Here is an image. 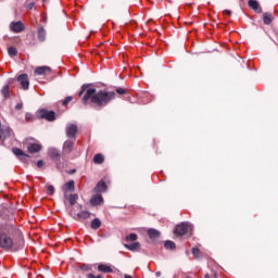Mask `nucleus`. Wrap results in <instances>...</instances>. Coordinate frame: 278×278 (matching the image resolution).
<instances>
[{"mask_svg": "<svg viewBox=\"0 0 278 278\" xmlns=\"http://www.w3.org/2000/svg\"><path fill=\"white\" fill-rule=\"evenodd\" d=\"M51 73V67L49 66H39L35 70L36 75H49Z\"/></svg>", "mask_w": 278, "mask_h": 278, "instance_id": "nucleus-17", "label": "nucleus"}, {"mask_svg": "<svg viewBox=\"0 0 278 278\" xmlns=\"http://www.w3.org/2000/svg\"><path fill=\"white\" fill-rule=\"evenodd\" d=\"M98 270L100 273H113L112 267H110L109 265H105V264L98 265Z\"/></svg>", "mask_w": 278, "mask_h": 278, "instance_id": "nucleus-22", "label": "nucleus"}, {"mask_svg": "<svg viewBox=\"0 0 278 278\" xmlns=\"http://www.w3.org/2000/svg\"><path fill=\"white\" fill-rule=\"evenodd\" d=\"M65 190H70V192H75V180H70L64 185Z\"/></svg>", "mask_w": 278, "mask_h": 278, "instance_id": "nucleus-27", "label": "nucleus"}, {"mask_svg": "<svg viewBox=\"0 0 278 278\" xmlns=\"http://www.w3.org/2000/svg\"><path fill=\"white\" fill-rule=\"evenodd\" d=\"M71 101H73V96L66 97V98L63 100L62 104L64 105V108H66V105H68V104L71 103Z\"/></svg>", "mask_w": 278, "mask_h": 278, "instance_id": "nucleus-33", "label": "nucleus"}, {"mask_svg": "<svg viewBox=\"0 0 278 278\" xmlns=\"http://www.w3.org/2000/svg\"><path fill=\"white\" fill-rule=\"evenodd\" d=\"M42 150V146L38 143H28L27 144V151L28 153H39V151Z\"/></svg>", "mask_w": 278, "mask_h": 278, "instance_id": "nucleus-16", "label": "nucleus"}, {"mask_svg": "<svg viewBox=\"0 0 278 278\" xmlns=\"http://www.w3.org/2000/svg\"><path fill=\"white\" fill-rule=\"evenodd\" d=\"M116 94H127L125 88H117L114 91L99 90L90 88V84H84L81 90L78 92V97L81 98L83 105H93L98 110H103L105 105L112 103L116 99Z\"/></svg>", "mask_w": 278, "mask_h": 278, "instance_id": "nucleus-1", "label": "nucleus"}, {"mask_svg": "<svg viewBox=\"0 0 278 278\" xmlns=\"http://www.w3.org/2000/svg\"><path fill=\"white\" fill-rule=\"evenodd\" d=\"M190 229H192V227L188 223H181L175 227L174 233L175 236H186Z\"/></svg>", "mask_w": 278, "mask_h": 278, "instance_id": "nucleus-5", "label": "nucleus"}, {"mask_svg": "<svg viewBox=\"0 0 278 278\" xmlns=\"http://www.w3.org/2000/svg\"><path fill=\"white\" fill-rule=\"evenodd\" d=\"M37 34H38V39L40 40V42H45V40L47 38V30H45L43 27H39Z\"/></svg>", "mask_w": 278, "mask_h": 278, "instance_id": "nucleus-20", "label": "nucleus"}, {"mask_svg": "<svg viewBox=\"0 0 278 278\" xmlns=\"http://www.w3.org/2000/svg\"><path fill=\"white\" fill-rule=\"evenodd\" d=\"M164 247L167 251H175V249H177V245L175 244V242L170 240L165 241Z\"/></svg>", "mask_w": 278, "mask_h": 278, "instance_id": "nucleus-24", "label": "nucleus"}, {"mask_svg": "<svg viewBox=\"0 0 278 278\" xmlns=\"http://www.w3.org/2000/svg\"><path fill=\"white\" fill-rule=\"evenodd\" d=\"M248 5L257 14H262V7L260 5V2L257 0H249Z\"/></svg>", "mask_w": 278, "mask_h": 278, "instance_id": "nucleus-12", "label": "nucleus"}, {"mask_svg": "<svg viewBox=\"0 0 278 278\" xmlns=\"http://www.w3.org/2000/svg\"><path fill=\"white\" fill-rule=\"evenodd\" d=\"M25 247L23 232L14 223L0 224V249L16 253Z\"/></svg>", "mask_w": 278, "mask_h": 278, "instance_id": "nucleus-2", "label": "nucleus"}, {"mask_svg": "<svg viewBox=\"0 0 278 278\" xmlns=\"http://www.w3.org/2000/svg\"><path fill=\"white\" fill-rule=\"evenodd\" d=\"M94 192H97L98 194H101V192H106L108 191V185L105 184V181L100 180L96 187H94Z\"/></svg>", "mask_w": 278, "mask_h": 278, "instance_id": "nucleus-14", "label": "nucleus"}, {"mask_svg": "<svg viewBox=\"0 0 278 278\" xmlns=\"http://www.w3.org/2000/svg\"><path fill=\"white\" fill-rule=\"evenodd\" d=\"M101 228V219H99L98 217L93 218L91 220V229H100Z\"/></svg>", "mask_w": 278, "mask_h": 278, "instance_id": "nucleus-25", "label": "nucleus"}, {"mask_svg": "<svg viewBox=\"0 0 278 278\" xmlns=\"http://www.w3.org/2000/svg\"><path fill=\"white\" fill-rule=\"evenodd\" d=\"M90 203L92 207H97L98 205H101L103 203V195H101V193H97L90 199Z\"/></svg>", "mask_w": 278, "mask_h": 278, "instance_id": "nucleus-13", "label": "nucleus"}, {"mask_svg": "<svg viewBox=\"0 0 278 278\" xmlns=\"http://www.w3.org/2000/svg\"><path fill=\"white\" fill-rule=\"evenodd\" d=\"M65 199L68 200L70 205H75L77 203V199H79V195L77 193L70 194L68 197L65 195Z\"/></svg>", "mask_w": 278, "mask_h": 278, "instance_id": "nucleus-21", "label": "nucleus"}, {"mask_svg": "<svg viewBox=\"0 0 278 278\" xmlns=\"http://www.w3.org/2000/svg\"><path fill=\"white\" fill-rule=\"evenodd\" d=\"M0 138H1V135H0Z\"/></svg>", "mask_w": 278, "mask_h": 278, "instance_id": "nucleus-47", "label": "nucleus"}, {"mask_svg": "<svg viewBox=\"0 0 278 278\" xmlns=\"http://www.w3.org/2000/svg\"><path fill=\"white\" fill-rule=\"evenodd\" d=\"M25 118H26L27 121H29V118H31V114H30V113H26Z\"/></svg>", "mask_w": 278, "mask_h": 278, "instance_id": "nucleus-42", "label": "nucleus"}, {"mask_svg": "<svg viewBox=\"0 0 278 278\" xmlns=\"http://www.w3.org/2000/svg\"><path fill=\"white\" fill-rule=\"evenodd\" d=\"M12 153H14V155H16V157H18V160L24 164H27V162H29V157H31L30 155L23 152L21 148H13Z\"/></svg>", "mask_w": 278, "mask_h": 278, "instance_id": "nucleus-6", "label": "nucleus"}, {"mask_svg": "<svg viewBox=\"0 0 278 278\" xmlns=\"http://www.w3.org/2000/svg\"><path fill=\"white\" fill-rule=\"evenodd\" d=\"M15 110H23V103H17L15 105Z\"/></svg>", "mask_w": 278, "mask_h": 278, "instance_id": "nucleus-39", "label": "nucleus"}, {"mask_svg": "<svg viewBox=\"0 0 278 278\" xmlns=\"http://www.w3.org/2000/svg\"><path fill=\"white\" fill-rule=\"evenodd\" d=\"M126 240L127 242H136V240H138V235L132 232L126 237Z\"/></svg>", "mask_w": 278, "mask_h": 278, "instance_id": "nucleus-30", "label": "nucleus"}, {"mask_svg": "<svg viewBox=\"0 0 278 278\" xmlns=\"http://www.w3.org/2000/svg\"><path fill=\"white\" fill-rule=\"evenodd\" d=\"M47 190H48L49 194H53L55 192V187H53V185H49L47 187Z\"/></svg>", "mask_w": 278, "mask_h": 278, "instance_id": "nucleus-34", "label": "nucleus"}, {"mask_svg": "<svg viewBox=\"0 0 278 278\" xmlns=\"http://www.w3.org/2000/svg\"><path fill=\"white\" fill-rule=\"evenodd\" d=\"M68 214L74 220H86L90 218V212L84 210H70Z\"/></svg>", "mask_w": 278, "mask_h": 278, "instance_id": "nucleus-3", "label": "nucleus"}, {"mask_svg": "<svg viewBox=\"0 0 278 278\" xmlns=\"http://www.w3.org/2000/svg\"><path fill=\"white\" fill-rule=\"evenodd\" d=\"M10 29L13 31V34H21V31H25V24L23 22H12L10 24Z\"/></svg>", "mask_w": 278, "mask_h": 278, "instance_id": "nucleus-9", "label": "nucleus"}, {"mask_svg": "<svg viewBox=\"0 0 278 278\" xmlns=\"http://www.w3.org/2000/svg\"><path fill=\"white\" fill-rule=\"evenodd\" d=\"M87 278H103V276L101 275L94 276V274H87Z\"/></svg>", "mask_w": 278, "mask_h": 278, "instance_id": "nucleus-36", "label": "nucleus"}, {"mask_svg": "<svg viewBox=\"0 0 278 278\" xmlns=\"http://www.w3.org/2000/svg\"><path fill=\"white\" fill-rule=\"evenodd\" d=\"M65 131H66V137L67 138H71V140H77V131H78L77 125L70 124L66 127Z\"/></svg>", "mask_w": 278, "mask_h": 278, "instance_id": "nucleus-7", "label": "nucleus"}, {"mask_svg": "<svg viewBox=\"0 0 278 278\" xmlns=\"http://www.w3.org/2000/svg\"><path fill=\"white\" fill-rule=\"evenodd\" d=\"M204 278H211L210 274H205Z\"/></svg>", "mask_w": 278, "mask_h": 278, "instance_id": "nucleus-45", "label": "nucleus"}, {"mask_svg": "<svg viewBox=\"0 0 278 278\" xmlns=\"http://www.w3.org/2000/svg\"><path fill=\"white\" fill-rule=\"evenodd\" d=\"M2 210H12L11 205L5 204L4 206H2Z\"/></svg>", "mask_w": 278, "mask_h": 278, "instance_id": "nucleus-40", "label": "nucleus"}, {"mask_svg": "<svg viewBox=\"0 0 278 278\" xmlns=\"http://www.w3.org/2000/svg\"><path fill=\"white\" fill-rule=\"evenodd\" d=\"M75 149V139L66 140L63 144V153H72Z\"/></svg>", "mask_w": 278, "mask_h": 278, "instance_id": "nucleus-11", "label": "nucleus"}, {"mask_svg": "<svg viewBox=\"0 0 278 278\" xmlns=\"http://www.w3.org/2000/svg\"><path fill=\"white\" fill-rule=\"evenodd\" d=\"M1 94H3L4 99H10V85L2 87Z\"/></svg>", "mask_w": 278, "mask_h": 278, "instance_id": "nucleus-26", "label": "nucleus"}, {"mask_svg": "<svg viewBox=\"0 0 278 278\" xmlns=\"http://www.w3.org/2000/svg\"><path fill=\"white\" fill-rule=\"evenodd\" d=\"M37 118H43L49 123L55 121V113L53 111H48L47 109H41L37 111Z\"/></svg>", "mask_w": 278, "mask_h": 278, "instance_id": "nucleus-4", "label": "nucleus"}, {"mask_svg": "<svg viewBox=\"0 0 278 278\" xmlns=\"http://www.w3.org/2000/svg\"><path fill=\"white\" fill-rule=\"evenodd\" d=\"M8 53L11 58H16V55H18V50L14 47H9Z\"/></svg>", "mask_w": 278, "mask_h": 278, "instance_id": "nucleus-29", "label": "nucleus"}, {"mask_svg": "<svg viewBox=\"0 0 278 278\" xmlns=\"http://www.w3.org/2000/svg\"><path fill=\"white\" fill-rule=\"evenodd\" d=\"M75 173H77V169H71V170L68 172V175H75Z\"/></svg>", "mask_w": 278, "mask_h": 278, "instance_id": "nucleus-41", "label": "nucleus"}, {"mask_svg": "<svg viewBox=\"0 0 278 278\" xmlns=\"http://www.w3.org/2000/svg\"><path fill=\"white\" fill-rule=\"evenodd\" d=\"M124 247L126 249H128L129 251H138V248L140 247V242H134L130 244H124Z\"/></svg>", "mask_w": 278, "mask_h": 278, "instance_id": "nucleus-28", "label": "nucleus"}, {"mask_svg": "<svg viewBox=\"0 0 278 278\" xmlns=\"http://www.w3.org/2000/svg\"><path fill=\"white\" fill-rule=\"evenodd\" d=\"M148 236L150 240H157V238H160V232L156 229L150 228L148 229Z\"/></svg>", "mask_w": 278, "mask_h": 278, "instance_id": "nucleus-19", "label": "nucleus"}, {"mask_svg": "<svg viewBox=\"0 0 278 278\" xmlns=\"http://www.w3.org/2000/svg\"><path fill=\"white\" fill-rule=\"evenodd\" d=\"M49 0H42L43 3H47Z\"/></svg>", "mask_w": 278, "mask_h": 278, "instance_id": "nucleus-46", "label": "nucleus"}, {"mask_svg": "<svg viewBox=\"0 0 278 278\" xmlns=\"http://www.w3.org/2000/svg\"><path fill=\"white\" fill-rule=\"evenodd\" d=\"M124 278H134V277L130 276V275L125 274V275H124Z\"/></svg>", "mask_w": 278, "mask_h": 278, "instance_id": "nucleus-43", "label": "nucleus"}, {"mask_svg": "<svg viewBox=\"0 0 278 278\" xmlns=\"http://www.w3.org/2000/svg\"><path fill=\"white\" fill-rule=\"evenodd\" d=\"M223 14H224V16H231V11L230 10H224Z\"/></svg>", "mask_w": 278, "mask_h": 278, "instance_id": "nucleus-37", "label": "nucleus"}, {"mask_svg": "<svg viewBox=\"0 0 278 278\" xmlns=\"http://www.w3.org/2000/svg\"><path fill=\"white\" fill-rule=\"evenodd\" d=\"M17 81L23 90H29V76L27 74H21L17 76Z\"/></svg>", "mask_w": 278, "mask_h": 278, "instance_id": "nucleus-8", "label": "nucleus"}, {"mask_svg": "<svg viewBox=\"0 0 278 278\" xmlns=\"http://www.w3.org/2000/svg\"><path fill=\"white\" fill-rule=\"evenodd\" d=\"M273 21H275V16H273V13L266 12L263 14L264 25H270V23H273Z\"/></svg>", "mask_w": 278, "mask_h": 278, "instance_id": "nucleus-18", "label": "nucleus"}, {"mask_svg": "<svg viewBox=\"0 0 278 278\" xmlns=\"http://www.w3.org/2000/svg\"><path fill=\"white\" fill-rule=\"evenodd\" d=\"M155 275H156V277H160V275H162V273L156 271Z\"/></svg>", "mask_w": 278, "mask_h": 278, "instance_id": "nucleus-44", "label": "nucleus"}, {"mask_svg": "<svg viewBox=\"0 0 278 278\" xmlns=\"http://www.w3.org/2000/svg\"><path fill=\"white\" fill-rule=\"evenodd\" d=\"M49 156L51 157V160H53V162H56V166L60 167V162H61V157L62 154H60V150L52 148L49 150Z\"/></svg>", "mask_w": 278, "mask_h": 278, "instance_id": "nucleus-10", "label": "nucleus"}, {"mask_svg": "<svg viewBox=\"0 0 278 278\" xmlns=\"http://www.w3.org/2000/svg\"><path fill=\"white\" fill-rule=\"evenodd\" d=\"M0 218L2 220H12L14 214L10 210H0Z\"/></svg>", "mask_w": 278, "mask_h": 278, "instance_id": "nucleus-15", "label": "nucleus"}, {"mask_svg": "<svg viewBox=\"0 0 278 278\" xmlns=\"http://www.w3.org/2000/svg\"><path fill=\"white\" fill-rule=\"evenodd\" d=\"M34 5H36V2L28 3L27 5L28 10H34Z\"/></svg>", "mask_w": 278, "mask_h": 278, "instance_id": "nucleus-38", "label": "nucleus"}, {"mask_svg": "<svg viewBox=\"0 0 278 278\" xmlns=\"http://www.w3.org/2000/svg\"><path fill=\"white\" fill-rule=\"evenodd\" d=\"M79 270H85V273H88L90 270H92V266L91 265H88V264H81L79 267H78Z\"/></svg>", "mask_w": 278, "mask_h": 278, "instance_id": "nucleus-31", "label": "nucleus"}, {"mask_svg": "<svg viewBox=\"0 0 278 278\" xmlns=\"http://www.w3.org/2000/svg\"><path fill=\"white\" fill-rule=\"evenodd\" d=\"M192 255L195 257V260H199V257H201V250L198 248H192Z\"/></svg>", "mask_w": 278, "mask_h": 278, "instance_id": "nucleus-32", "label": "nucleus"}, {"mask_svg": "<svg viewBox=\"0 0 278 278\" xmlns=\"http://www.w3.org/2000/svg\"><path fill=\"white\" fill-rule=\"evenodd\" d=\"M43 166H45V161L39 160V161L37 162V167H38V168H42Z\"/></svg>", "mask_w": 278, "mask_h": 278, "instance_id": "nucleus-35", "label": "nucleus"}, {"mask_svg": "<svg viewBox=\"0 0 278 278\" xmlns=\"http://www.w3.org/2000/svg\"><path fill=\"white\" fill-rule=\"evenodd\" d=\"M103 162H105V156H103V154L98 153L93 156V163L103 164Z\"/></svg>", "mask_w": 278, "mask_h": 278, "instance_id": "nucleus-23", "label": "nucleus"}]
</instances>
